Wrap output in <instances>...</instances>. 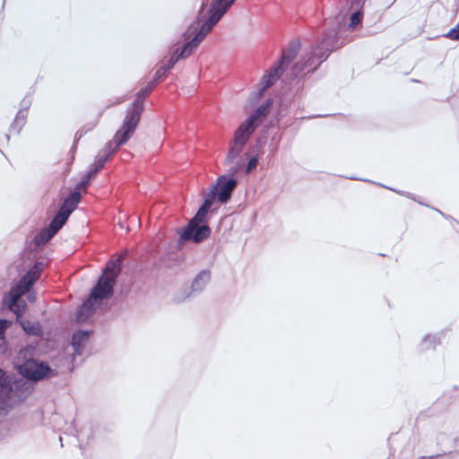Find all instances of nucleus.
<instances>
[{"label":"nucleus","instance_id":"obj_12","mask_svg":"<svg viewBox=\"0 0 459 459\" xmlns=\"http://www.w3.org/2000/svg\"><path fill=\"white\" fill-rule=\"evenodd\" d=\"M236 186V179H227L225 177H220L217 181V186H215L212 191H215L216 195H218V200L221 203L225 204L230 200L231 193Z\"/></svg>","mask_w":459,"mask_h":459},{"label":"nucleus","instance_id":"obj_3","mask_svg":"<svg viewBox=\"0 0 459 459\" xmlns=\"http://www.w3.org/2000/svg\"><path fill=\"white\" fill-rule=\"evenodd\" d=\"M157 83L158 81L154 78L153 80L150 81L144 88L141 89L137 92L134 102L126 109V113L122 125L134 133L140 122L142 114L144 109V100L156 87Z\"/></svg>","mask_w":459,"mask_h":459},{"label":"nucleus","instance_id":"obj_20","mask_svg":"<svg viewBox=\"0 0 459 459\" xmlns=\"http://www.w3.org/2000/svg\"><path fill=\"white\" fill-rule=\"evenodd\" d=\"M363 19V12L361 10L355 11L350 17L349 27L355 28Z\"/></svg>","mask_w":459,"mask_h":459},{"label":"nucleus","instance_id":"obj_26","mask_svg":"<svg viewBox=\"0 0 459 459\" xmlns=\"http://www.w3.org/2000/svg\"><path fill=\"white\" fill-rule=\"evenodd\" d=\"M216 197V193L215 191H211L207 196L205 197L204 201V204H202V206H204L205 209H208L210 210V208L212 207V204H213V201Z\"/></svg>","mask_w":459,"mask_h":459},{"label":"nucleus","instance_id":"obj_7","mask_svg":"<svg viewBox=\"0 0 459 459\" xmlns=\"http://www.w3.org/2000/svg\"><path fill=\"white\" fill-rule=\"evenodd\" d=\"M299 47L300 45L298 43L282 52L279 64L273 66L268 74L262 77L261 83L263 85V90L272 86L280 78L284 71V66L289 65L296 57L299 50Z\"/></svg>","mask_w":459,"mask_h":459},{"label":"nucleus","instance_id":"obj_22","mask_svg":"<svg viewBox=\"0 0 459 459\" xmlns=\"http://www.w3.org/2000/svg\"><path fill=\"white\" fill-rule=\"evenodd\" d=\"M28 108L20 109L15 117L14 123L23 125L28 117Z\"/></svg>","mask_w":459,"mask_h":459},{"label":"nucleus","instance_id":"obj_23","mask_svg":"<svg viewBox=\"0 0 459 459\" xmlns=\"http://www.w3.org/2000/svg\"><path fill=\"white\" fill-rule=\"evenodd\" d=\"M208 211V209H205L204 206H201L195 216L191 220V221H195V223L202 222L204 217L206 216Z\"/></svg>","mask_w":459,"mask_h":459},{"label":"nucleus","instance_id":"obj_5","mask_svg":"<svg viewBox=\"0 0 459 459\" xmlns=\"http://www.w3.org/2000/svg\"><path fill=\"white\" fill-rule=\"evenodd\" d=\"M255 128L256 125L247 119L238 126L227 154L226 163H231L239 155Z\"/></svg>","mask_w":459,"mask_h":459},{"label":"nucleus","instance_id":"obj_31","mask_svg":"<svg viewBox=\"0 0 459 459\" xmlns=\"http://www.w3.org/2000/svg\"><path fill=\"white\" fill-rule=\"evenodd\" d=\"M256 165H257V159L252 158L247 163V172L249 173L250 171H252L256 167Z\"/></svg>","mask_w":459,"mask_h":459},{"label":"nucleus","instance_id":"obj_30","mask_svg":"<svg viewBox=\"0 0 459 459\" xmlns=\"http://www.w3.org/2000/svg\"><path fill=\"white\" fill-rule=\"evenodd\" d=\"M98 122H99L98 120H97L96 122H94V124L92 125V126H91V128L87 129V130H83V128H82V129H80L79 131H77V132H76V134H75V139H74L75 143H77L81 140V138H82V136H83V135H84L88 131L91 130V128H93L94 126H97V124H98Z\"/></svg>","mask_w":459,"mask_h":459},{"label":"nucleus","instance_id":"obj_34","mask_svg":"<svg viewBox=\"0 0 459 459\" xmlns=\"http://www.w3.org/2000/svg\"><path fill=\"white\" fill-rule=\"evenodd\" d=\"M316 51H318V48H316V50L314 52H316L317 55L325 54V57H327V56H328V55L325 56V52L321 53V51H320L317 53Z\"/></svg>","mask_w":459,"mask_h":459},{"label":"nucleus","instance_id":"obj_32","mask_svg":"<svg viewBox=\"0 0 459 459\" xmlns=\"http://www.w3.org/2000/svg\"><path fill=\"white\" fill-rule=\"evenodd\" d=\"M366 0H354L351 4V5H356V6H360L362 7L363 4H365Z\"/></svg>","mask_w":459,"mask_h":459},{"label":"nucleus","instance_id":"obj_29","mask_svg":"<svg viewBox=\"0 0 459 459\" xmlns=\"http://www.w3.org/2000/svg\"><path fill=\"white\" fill-rule=\"evenodd\" d=\"M210 279L209 272H202L200 273L196 278L195 279L194 285H197L200 281H207Z\"/></svg>","mask_w":459,"mask_h":459},{"label":"nucleus","instance_id":"obj_24","mask_svg":"<svg viewBox=\"0 0 459 459\" xmlns=\"http://www.w3.org/2000/svg\"><path fill=\"white\" fill-rule=\"evenodd\" d=\"M208 211V209H205L204 206H201L195 216L191 220V221H195V223L202 222L204 217L206 216Z\"/></svg>","mask_w":459,"mask_h":459},{"label":"nucleus","instance_id":"obj_14","mask_svg":"<svg viewBox=\"0 0 459 459\" xmlns=\"http://www.w3.org/2000/svg\"><path fill=\"white\" fill-rule=\"evenodd\" d=\"M42 272V264H35L30 271L19 281V282L13 288L15 290H22L26 293L30 290V287L39 279Z\"/></svg>","mask_w":459,"mask_h":459},{"label":"nucleus","instance_id":"obj_11","mask_svg":"<svg viewBox=\"0 0 459 459\" xmlns=\"http://www.w3.org/2000/svg\"><path fill=\"white\" fill-rule=\"evenodd\" d=\"M24 293L22 290H15L12 288L8 293V308L16 316V321L19 323V320H22V315L27 309V304L23 300H20L21 297Z\"/></svg>","mask_w":459,"mask_h":459},{"label":"nucleus","instance_id":"obj_15","mask_svg":"<svg viewBox=\"0 0 459 459\" xmlns=\"http://www.w3.org/2000/svg\"><path fill=\"white\" fill-rule=\"evenodd\" d=\"M325 58V54L317 55L316 52H312L305 60H301L292 66V74L297 76L303 71L313 72Z\"/></svg>","mask_w":459,"mask_h":459},{"label":"nucleus","instance_id":"obj_1","mask_svg":"<svg viewBox=\"0 0 459 459\" xmlns=\"http://www.w3.org/2000/svg\"><path fill=\"white\" fill-rule=\"evenodd\" d=\"M235 1L236 0H214L208 11L210 15L202 24L199 32L192 40L185 44L180 51L179 48H177L169 57H164L160 61V66L154 74V79L158 82L164 79L168 72L173 68L179 58H186L189 56Z\"/></svg>","mask_w":459,"mask_h":459},{"label":"nucleus","instance_id":"obj_10","mask_svg":"<svg viewBox=\"0 0 459 459\" xmlns=\"http://www.w3.org/2000/svg\"><path fill=\"white\" fill-rule=\"evenodd\" d=\"M198 224L195 223V221H190L188 226L183 230L181 238L186 240H193L195 243L207 238L211 232L210 228L207 225L199 226Z\"/></svg>","mask_w":459,"mask_h":459},{"label":"nucleus","instance_id":"obj_8","mask_svg":"<svg viewBox=\"0 0 459 459\" xmlns=\"http://www.w3.org/2000/svg\"><path fill=\"white\" fill-rule=\"evenodd\" d=\"M51 368L44 362H38L35 359H27L22 365L20 366V373L28 379L40 380L47 377Z\"/></svg>","mask_w":459,"mask_h":459},{"label":"nucleus","instance_id":"obj_33","mask_svg":"<svg viewBox=\"0 0 459 459\" xmlns=\"http://www.w3.org/2000/svg\"><path fill=\"white\" fill-rule=\"evenodd\" d=\"M209 0H203L201 12L204 9V7L208 4Z\"/></svg>","mask_w":459,"mask_h":459},{"label":"nucleus","instance_id":"obj_27","mask_svg":"<svg viewBox=\"0 0 459 459\" xmlns=\"http://www.w3.org/2000/svg\"><path fill=\"white\" fill-rule=\"evenodd\" d=\"M446 37L449 39L459 40V22L446 34Z\"/></svg>","mask_w":459,"mask_h":459},{"label":"nucleus","instance_id":"obj_9","mask_svg":"<svg viewBox=\"0 0 459 459\" xmlns=\"http://www.w3.org/2000/svg\"><path fill=\"white\" fill-rule=\"evenodd\" d=\"M95 177H90V171L82 178L80 183L76 185L74 191L64 200L60 207L66 206V210L69 211V215L77 208L82 195L81 192L86 193L88 186L91 184V180Z\"/></svg>","mask_w":459,"mask_h":459},{"label":"nucleus","instance_id":"obj_4","mask_svg":"<svg viewBox=\"0 0 459 459\" xmlns=\"http://www.w3.org/2000/svg\"><path fill=\"white\" fill-rule=\"evenodd\" d=\"M120 271V258L109 261L106 265L103 274L92 289L91 297L100 299H108L111 297L113 294V287L116 282V278L119 274Z\"/></svg>","mask_w":459,"mask_h":459},{"label":"nucleus","instance_id":"obj_21","mask_svg":"<svg viewBox=\"0 0 459 459\" xmlns=\"http://www.w3.org/2000/svg\"><path fill=\"white\" fill-rule=\"evenodd\" d=\"M323 44H325L327 46L326 48V51H333V50H336L340 48H342L343 45L346 44V41H344L343 39L341 41V42H338V39H336L333 42H328V39H325L323 40Z\"/></svg>","mask_w":459,"mask_h":459},{"label":"nucleus","instance_id":"obj_19","mask_svg":"<svg viewBox=\"0 0 459 459\" xmlns=\"http://www.w3.org/2000/svg\"><path fill=\"white\" fill-rule=\"evenodd\" d=\"M88 338H89L88 332L79 331V332L74 333L73 338H72V345L76 352L79 351L81 346L82 345V343L85 341L88 340Z\"/></svg>","mask_w":459,"mask_h":459},{"label":"nucleus","instance_id":"obj_13","mask_svg":"<svg viewBox=\"0 0 459 459\" xmlns=\"http://www.w3.org/2000/svg\"><path fill=\"white\" fill-rule=\"evenodd\" d=\"M12 392V379L0 368V415L6 411Z\"/></svg>","mask_w":459,"mask_h":459},{"label":"nucleus","instance_id":"obj_18","mask_svg":"<svg viewBox=\"0 0 459 459\" xmlns=\"http://www.w3.org/2000/svg\"><path fill=\"white\" fill-rule=\"evenodd\" d=\"M268 105H263L258 107L255 111L247 118L253 125H256V127L260 124V118L265 117L268 114Z\"/></svg>","mask_w":459,"mask_h":459},{"label":"nucleus","instance_id":"obj_25","mask_svg":"<svg viewBox=\"0 0 459 459\" xmlns=\"http://www.w3.org/2000/svg\"><path fill=\"white\" fill-rule=\"evenodd\" d=\"M208 211V209H205L204 206H201L195 216L191 220V221H195V223L202 222L204 217L206 216Z\"/></svg>","mask_w":459,"mask_h":459},{"label":"nucleus","instance_id":"obj_28","mask_svg":"<svg viewBox=\"0 0 459 459\" xmlns=\"http://www.w3.org/2000/svg\"><path fill=\"white\" fill-rule=\"evenodd\" d=\"M10 325V321L5 319H0V340L4 339L5 331Z\"/></svg>","mask_w":459,"mask_h":459},{"label":"nucleus","instance_id":"obj_6","mask_svg":"<svg viewBox=\"0 0 459 459\" xmlns=\"http://www.w3.org/2000/svg\"><path fill=\"white\" fill-rule=\"evenodd\" d=\"M69 211L66 206L60 207L56 215L50 221L48 228L41 230L33 238V244L40 247L48 243L65 224L69 218Z\"/></svg>","mask_w":459,"mask_h":459},{"label":"nucleus","instance_id":"obj_17","mask_svg":"<svg viewBox=\"0 0 459 459\" xmlns=\"http://www.w3.org/2000/svg\"><path fill=\"white\" fill-rule=\"evenodd\" d=\"M19 325L29 335L41 336L43 334L42 326L39 321L19 320Z\"/></svg>","mask_w":459,"mask_h":459},{"label":"nucleus","instance_id":"obj_35","mask_svg":"<svg viewBox=\"0 0 459 459\" xmlns=\"http://www.w3.org/2000/svg\"><path fill=\"white\" fill-rule=\"evenodd\" d=\"M322 45H323V47H322V48H319V50H322V48H323L324 47H325V48H327V46H326L325 44H323V43H322Z\"/></svg>","mask_w":459,"mask_h":459},{"label":"nucleus","instance_id":"obj_2","mask_svg":"<svg viewBox=\"0 0 459 459\" xmlns=\"http://www.w3.org/2000/svg\"><path fill=\"white\" fill-rule=\"evenodd\" d=\"M133 134V131L122 125L115 134L113 139L108 142L96 156L89 170L90 177H96L99 171L103 169L105 163L112 158L121 145L125 144L129 140Z\"/></svg>","mask_w":459,"mask_h":459},{"label":"nucleus","instance_id":"obj_16","mask_svg":"<svg viewBox=\"0 0 459 459\" xmlns=\"http://www.w3.org/2000/svg\"><path fill=\"white\" fill-rule=\"evenodd\" d=\"M96 299H100L91 297V293L89 299L83 302V304L81 306V307L79 308V310L77 312V315H76L77 321L82 322V321L86 320L92 314L94 306H95L94 301Z\"/></svg>","mask_w":459,"mask_h":459}]
</instances>
